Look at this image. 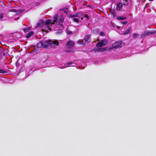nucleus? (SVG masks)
<instances>
[{
  "label": "nucleus",
  "instance_id": "1",
  "mask_svg": "<svg viewBox=\"0 0 156 156\" xmlns=\"http://www.w3.org/2000/svg\"><path fill=\"white\" fill-rule=\"evenodd\" d=\"M55 24H56V23H54L53 20L52 21L51 20L48 19L45 22L42 21H39L36 26V28H42V31L48 32L51 30L52 25Z\"/></svg>",
  "mask_w": 156,
  "mask_h": 156
},
{
  "label": "nucleus",
  "instance_id": "2",
  "mask_svg": "<svg viewBox=\"0 0 156 156\" xmlns=\"http://www.w3.org/2000/svg\"><path fill=\"white\" fill-rule=\"evenodd\" d=\"M62 11V12L58 15H56L54 16L53 18L54 23H56V25H58L61 27L63 28L62 23L64 20V17L68 11L67 8L64 9Z\"/></svg>",
  "mask_w": 156,
  "mask_h": 156
},
{
  "label": "nucleus",
  "instance_id": "3",
  "mask_svg": "<svg viewBox=\"0 0 156 156\" xmlns=\"http://www.w3.org/2000/svg\"><path fill=\"white\" fill-rule=\"evenodd\" d=\"M58 42L56 40L54 41H45L43 42L40 41L37 44V46L38 47L46 48L48 47L49 44H54L57 45H58Z\"/></svg>",
  "mask_w": 156,
  "mask_h": 156
},
{
  "label": "nucleus",
  "instance_id": "4",
  "mask_svg": "<svg viewBox=\"0 0 156 156\" xmlns=\"http://www.w3.org/2000/svg\"><path fill=\"white\" fill-rule=\"evenodd\" d=\"M80 15V13H78L75 15L70 14L69 16L70 17L73 18V20L74 21L78 23L79 21V17Z\"/></svg>",
  "mask_w": 156,
  "mask_h": 156
},
{
  "label": "nucleus",
  "instance_id": "5",
  "mask_svg": "<svg viewBox=\"0 0 156 156\" xmlns=\"http://www.w3.org/2000/svg\"><path fill=\"white\" fill-rule=\"evenodd\" d=\"M124 44L122 41H119L115 42L113 44L112 47L113 48H120Z\"/></svg>",
  "mask_w": 156,
  "mask_h": 156
},
{
  "label": "nucleus",
  "instance_id": "6",
  "mask_svg": "<svg viewBox=\"0 0 156 156\" xmlns=\"http://www.w3.org/2000/svg\"><path fill=\"white\" fill-rule=\"evenodd\" d=\"M107 43V41L105 40H102L99 42L97 44L96 46L98 47H101L105 46Z\"/></svg>",
  "mask_w": 156,
  "mask_h": 156
},
{
  "label": "nucleus",
  "instance_id": "7",
  "mask_svg": "<svg viewBox=\"0 0 156 156\" xmlns=\"http://www.w3.org/2000/svg\"><path fill=\"white\" fill-rule=\"evenodd\" d=\"M74 44L73 42L72 41H70L67 42L66 45L68 48H70L73 46Z\"/></svg>",
  "mask_w": 156,
  "mask_h": 156
},
{
  "label": "nucleus",
  "instance_id": "8",
  "mask_svg": "<svg viewBox=\"0 0 156 156\" xmlns=\"http://www.w3.org/2000/svg\"><path fill=\"white\" fill-rule=\"evenodd\" d=\"M90 36V35H87L85 37L84 39L85 42H89L91 41Z\"/></svg>",
  "mask_w": 156,
  "mask_h": 156
},
{
  "label": "nucleus",
  "instance_id": "9",
  "mask_svg": "<svg viewBox=\"0 0 156 156\" xmlns=\"http://www.w3.org/2000/svg\"><path fill=\"white\" fill-rule=\"evenodd\" d=\"M122 3H119L117 4L116 5V9L118 11L120 10L122 8Z\"/></svg>",
  "mask_w": 156,
  "mask_h": 156
},
{
  "label": "nucleus",
  "instance_id": "10",
  "mask_svg": "<svg viewBox=\"0 0 156 156\" xmlns=\"http://www.w3.org/2000/svg\"><path fill=\"white\" fill-rule=\"evenodd\" d=\"M34 34V32L32 31H31L29 32L28 34H27L26 36V37L27 38H29L31 36Z\"/></svg>",
  "mask_w": 156,
  "mask_h": 156
},
{
  "label": "nucleus",
  "instance_id": "11",
  "mask_svg": "<svg viewBox=\"0 0 156 156\" xmlns=\"http://www.w3.org/2000/svg\"><path fill=\"white\" fill-rule=\"evenodd\" d=\"M126 17H122V16H118L117 17V19L119 20H122L126 19Z\"/></svg>",
  "mask_w": 156,
  "mask_h": 156
},
{
  "label": "nucleus",
  "instance_id": "12",
  "mask_svg": "<svg viewBox=\"0 0 156 156\" xmlns=\"http://www.w3.org/2000/svg\"><path fill=\"white\" fill-rule=\"evenodd\" d=\"M130 32V29L129 28L127 30H126L124 33V34L125 35L126 34H128Z\"/></svg>",
  "mask_w": 156,
  "mask_h": 156
},
{
  "label": "nucleus",
  "instance_id": "13",
  "mask_svg": "<svg viewBox=\"0 0 156 156\" xmlns=\"http://www.w3.org/2000/svg\"><path fill=\"white\" fill-rule=\"evenodd\" d=\"M77 43L83 45L84 44V43L83 42V40H80L77 42Z\"/></svg>",
  "mask_w": 156,
  "mask_h": 156
},
{
  "label": "nucleus",
  "instance_id": "14",
  "mask_svg": "<svg viewBox=\"0 0 156 156\" xmlns=\"http://www.w3.org/2000/svg\"><path fill=\"white\" fill-rule=\"evenodd\" d=\"M139 34H133V37L134 38H136L138 37H139Z\"/></svg>",
  "mask_w": 156,
  "mask_h": 156
},
{
  "label": "nucleus",
  "instance_id": "15",
  "mask_svg": "<svg viewBox=\"0 0 156 156\" xmlns=\"http://www.w3.org/2000/svg\"><path fill=\"white\" fill-rule=\"evenodd\" d=\"M128 1L126 0H124V3H123V5H127L128 4Z\"/></svg>",
  "mask_w": 156,
  "mask_h": 156
},
{
  "label": "nucleus",
  "instance_id": "16",
  "mask_svg": "<svg viewBox=\"0 0 156 156\" xmlns=\"http://www.w3.org/2000/svg\"><path fill=\"white\" fill-rule=\"evenodd\" d=\"M24 32H29L30 30V29L29 28L27 29H25L24 30Z\"/></svg>",
  "mask_w": 156,
  "mask_h": 156
},
{
  "label": "nucleus",
  "instance_id": "17",
  "mask_svg": "<svg viewBox=\"0 0 156 156\" xmlns=\"http://www.w3.org/2000/svg\"><path fill=\"white\" fill-rule=\"evenodd\" d=\"M147 34L145 33H144L141 34V38H143Z\"/></svg>",
  "mask_w": 156,
  "mask_h": 156
},
{
  "label": "nucleus",
  "instance_id": "18",
  "mask_svg": "<svg viewBox=\"0 0 156 156\" xmlns=\"http://www.w3.org/2000/svg\"><path fill=\"white\" fill-rule=\"evenodd\" d=\"M16 11H17L15 9H11L10 10H9V11L10 12H16Z\"/></svg>",
  "mask_w": 156,
  "mask_h": 156
},
{
  "label": "nucleus",
  "instance_id": "19",
  "mask_svg": "<svg viewBox=\"0 0 156 156\" xmlns=\"http://www.w3.org/2000/svg\"><path fill=\"white\" fill-rule=\"evenodd\" d=\"M62 31H56V32H55V33L57 34H61L62 33Z\"/></svg>",
  "mask_w": 156,
  "mask_h": 156
},
{
  "label": "nucleus",
  "instance_id": "20",
  "mask_svg": "<svg viewBox=\"0 0 156 156\" xmlns=\"http://www.w3.org/2000/svg\"><path fill=\"white\" fill-rule=\"evenodd\" d=\"M5 71L0 69V73H5Z\"/></svg>",
  "mask_w": 156,
  "mask_h": 156
},
{
  "label": "nucleus",
  "instance_id": "21",
  "mask_svg": "<svg viewBox=\"0 0 156 156\" xmlns=\"http://www.w3.org/2000/svg\"><path fill=\"white\" fill-rule=\"evenodd\" d=\"M4 14L1 13L0 14V20L2 18Z\"/></svg>",
  "mask_w": 156,
  "mask_h": 156
},
{
  "label": "nucleus",
  "instance_id": "22",
  "mask_svg": "<svg viewBox=\"0 0 156 156\" xmlns=\"http://www.w3.org/2000/svg\"><path fill=\"white\" fill-rule=\"evenodd\" d=\"M100 35L101 36H105V34L103 32H101L100 33Z\"/></svg>",
  "mask_w": 156,
  "mask_h": 156
},
{
  "label": "nucleus",
  "instance_id": "23",
  "mask_svg": "<svg viewBox=\"0 0 156 156\" xmlns=\"http://www.w3.org/2000/svg\"><path fill=\"white\" fill-rule=\"evenodd\" d=\"M127 22L126 21H124V22H122L121 23L123 24H126L127 23Z\"/></svg>",
  "mask_w": 156,
  "mask_h": 156
},
{
  "label": "nucleus",
  "instance_id": "24",
  "mask_svg": "<svg viewBox=\"0 0 156 156\" xmlns=\"http://www.w3.org/2000/svg\"><path fill=\"white\" fill-rule=\"evenodd\" d=\"M73 64L72 62H69L68 63L67 65H68V66H69V65H70L71 64Z\"/></svg>",
  "mask_w": 156,
  "mask_h": 156
},
{
  "label": "nucleus",
  "instance_id": "25",
  "mask_svg": "<svg viewBox=\"0 0 156 156\" xmlns=\"http://www.w3.org/2000/svg\"><path fill=\"white\" fill-rule=\"evenodd\" d=\"M72 33V32L70 31H68L67 32V34H71Z\"/></svg>",
  "mask_w": 156,
  "mask_h": 156
},
{
  "label": "nucleus",
  "instance_id": "26",
  "mask_svg": "<svg viewBox=\"0 0 156 156\" xmlns=\"http://www.w3.org/2000/svg\"><path fill=\"white\" fill-rule=\"evenodd\" d=\"M85 17H86L87 20H88L89 18L88 15H86L85 16H84Z\"/></svg>",
  "mask_w": 156,
  "mask_h": 156
},
{
  "label": "nucleus",
  "instance_id": "27",
  "mask_svg": "<svg viewBox=\"0 0 156 156\" xmlns=\"http://www.w3.org/2000/svg\"><path fill=\"white\" fill-rule=\"evenodd\" d=\"M101 51H104L105 50V49L104 48H101Z\"/></svg>",
  "mask_w": 156,
  "mask_h": 156
},
{
  "label": "nucleus",
  "instance_id": "28",
  "mask_svg": "<svg viewBox=\"0 0 156 156\" xmlns=\"http://www.w3.org/2000/svg\"><path fill=\"white\" fill-rule=\"evenodd\" d=\"M83 17H82L81 18V20H83Z\"/></svg>",
  "mask_w": 156,
  "mask_h": 156
},
{
  "label": "nucleus",
  "instance_id": "29",
  "mask_svg": "<svg viewBox=\"0 0 156 156\" xmlns=\"http://www.w3.org/2000/svg\"><path fill=\"white\" fill-rule=\"evenodd\" d=\"M120 27H118V28H120Z\"/></svg>",
  "mask_w": 156,
  "mask_h": 156
}]
</instances>
